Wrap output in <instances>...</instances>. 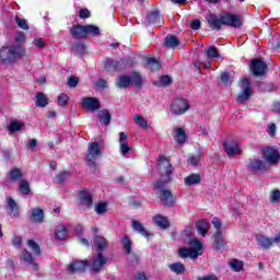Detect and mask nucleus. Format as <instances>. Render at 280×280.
I'll return each instance as SVG.
<instances>
[{
    "instance_id": "63",
    "label": "nucleus",
    "mask_w": 280,
    "mask_h": 280,
    "mask_svg": "<svg viewBox=\"0 0 280 280\" xmlns=\"http://www.w3.org/2000/svg\"><path fill=\"white\" fill-rule=\"evenodd\" d=\"M23 243V240L21 238V236H15L12 241L13 246H15V248H21V244Z\"/></svg>"
},
{
    "instance_id": "5",
    "label": "nucleus",
    "mask_w": 280,
    "mask_h": 280,
    "mask_svg": "<svg viewBox=\"0 0 280 280\" xmlns=\"http://www.w3.org/2000/svg\"><path fill=\"white\" fill-rule=\"evenodd\" d=\"M97 156H102V149L100 148L98 142H92L90 143L88 148V154H86V162L89 167H92L93 170L97 168Z\"/></svg>"
},
{
    "instance_id": "11",
    "label": "nucleus",
    "mask_w": 280,
    "mask_h": 280,
    "mask_svg": "<svg viewBox=\"0 0 280 280\" xmlns=\"http://www.w3.org/2000/svg\"><path fill=\"white\" fill-rule=\"evenodd\" d=\"M105 70H107L108 72H113V71H121L124 69H126V62L124 60H115V59H106L105 63H104Z\"/></svg>"
},
{
    "instance_id": "3",
    "label": "nucleus",
    "mask_w": 280,
    "mask_h": 280,
    "mask_svg": "<svg viewBox=\"0 0 280 280\" xmlns=\"http://www.w3.org/2000/svg\"><path fill=\"white\" fill-rule=\"evenodd\" d=\"M25 56V48L20 45L2 46L0 48V60L3 65L16 62V58Z\"/></svg>"
},
{
    "instance_id": "29",
    "label": "nucleus",
    "mask_w": 280,
    "mask_h": 280,
    "mask_svg": "<svg viewBox=\"0 0 280 280\" xmlns=\"http://www.w3.org/2000/svg\"><path fill=\"white\" fill-rule=\"evenodd\" d=\"M94 246L96 248V254L102 253L106 246H108V241H106L103 236H95L94 237Z\"/></svg>"
},
{
    "instance_id": "25",
    "label": "nucleus",
    "mask_w": 280,
    "mask_h": 280,
    "mask_svg": "<svg viewBox=\"0 0 280 280\" xmlns=\"http://www.w3.org/2000/svg\"><path fill=\"white\" fill-rule=\"evenodd\" d=\"M153 222L160 229H170V220L163 214H155L153 217Z\"/></svg>"
},
{
    "instance_id": "13",
    "label": "nucleus",
    "mask_w": 280,
    "mask_h": 280,
    "mask_svg": "<svg viewBox=\"0 0 280 280\" xmlns=\"http://www.w3.org/2000/svg\"><path fill=\"white\" fill-rule=\"evenodd\" d=\"M82 106L84 110H90L91 113H95V110H100V100L96 97H83Z\"/></svg>"
},
{
    "instance_id": "48",
    "label": "nucleus",
    "mask_w": 280,
    "mask_h": 280,
    "mask_svg": "<svg viewBox=\"0 0 280 280\" xmlns=\"http://www.w3.org/2000/svg\"><path fill=\"white\" fill-rule=\"evenodd\" d=\"M71 176V173L69 171H65L63 173H60L57 175V183L58 185H63L66 180Z\"/></svg>"
},
{
    "instance_id": "59",
    "label": "nucleus",
    "mask_w": 280,
    "mask_h": 280,
    "mask_svg": "<svg viewBox=\"0 0 280 280\" xmlns=\"http://www.w3.org/2000/svg\"><path fill=\"white\" fill-rule=\"evenodd\" d=\"M95 86H97V89H108V82L105 79H98L95 82Z\"/></svg>"
},
{
    "instance_id": "64",
    "label": "nucleus",
    "mask_w": 280,
    "mask_h": 280,
    "mask_svg": "<svg viewBox=\"0 0 280 280\" xmlns=\"http://www.w3.org/2000/svg\"><path fill=\"white\" fill-rule=\"evenodd\" d=\"M188 163H190V165L196 167V165H198V163H200V156H191V158H189Z\"/></svg>"
},
{
    "instance_id": "26",
    "label": "nucleus",
    "mask_w": 280,
    "mask_h": 280,
    "mask_svg": "<svg viewBox=\"0 0 280 280\" xmlns=\"http://www.w3.org/2000/svg\"><path fill=\"white\" fill-rule=\"evenodd\" d=\"M132 84V78L128 75H120L116 79V86L118 89H128Z\"/></svg>"
},
{
    "instance_id": "44",
    "label": "nucleus",
    "mask_w": 280,
    "mask_h": 280,
    "mask_svg": "<svg viewBox=\"0 0 280 280\" xmlns=\"http://www.w3.org/2000/svg\"><path fill=\"white\" fill-rule=\"evenodd\" d=\"M10 180H19V178H23V173L20 168H13L9 172Z\"/></svg>"
},
{
    "instance_id": "54",
    "label": "nucleus",
    "mask_w": 280,
    "mask_h": 280,
    "mask_svg": "<svg viewBox=\"0 0 280 280\" xmlns=\"http://www.w3.org/2000/svg\"><path fill=\"white\" fill-rule=\"evenodd\" d=\"M119 145H120V150H119L120 154L122 156H126L128 152H130V147L128 145V142H121L119 143Z\"/></svg>"
},
{
    "instance_id": "6",
    "label": "nucleus",
    "mask_w": 280,
    "mask_h": 280,
    "mask_svg": "<svg viewBox=\"0 0 280 280\" xmlns=\"http://www.w3.org/2000/svg\"><path fill=\"white\" fill-rule=\"evenodd\" d=\"M106 264H108V257L98 252V254L94 255L92 259L89 260L88 268H90L91 272H102Z\"/></svg>"
},
{
    "instance_id": "24",
    "label": "nucleus",
    "mask_w": 280,
    "mask_h": 280,
    "mask_svg": "<svg viewBox=\"0 0 280 280\" xmlns=\"http://www.w3.org/2000/svg\"><path fill=\"white\" fill-rule=\"evenodd\" d=\"M22 259L26 266H32L35 272L38 271V264L34 262V256H32V253L27 252V249L22 252Z\"/></svg>"
},
{
    "instance_id": "7",
    "label": "nucleus",
    "mask_w": 280,
    "mask_h": 280,
    "mask_svg": "<svg viewBox=\"0 0 280 280\" xmlns=\"http://www.w3.org/2000/svg\"><path fill=\"white\" fill-rule=\"evenodd\" d=\"M189 110V102L185 98H175L171 103V113L173 115H185V112Z\"/></svg>"
},
{
    "instance_id": "34",
    "label": "nucleus",
    "mask_w": 280,
    "mask_h": 280,
    "mask_svg": "<svg viewBox=\"0 0 280 280\" xmlns=\"http://www.w3.org/2000/svg\"><path fill=\"white\" fill-rule=\"evenodd\" d=\"M165 47H170L171 49H175V47H178L179 42L178 38L174 35H167L165 37L164 42Z\"/></svg>"
},
{
    "instance_id": "18",
    "label": "nucleus",
    "mask_w": 280,
    "mask_h": 280,
    "mask_svg": "<svg viewBox=\"0 0 280 280\" xmlns=\"http://www.w3.org/2000/svg\"><path fill=\"white\" fill-rule=\"evenodd\" d=\"M173 138L178 145H183V143L187 142V132L182 127L175 128L173 130Z\"/></svg>"
},
{
    "instance_id": "10",
    "label": "nucleus",
    "mask_w": 280,
    "mask_h": 280,
    "mask_svg": "<svg viewBox=\"0 0 280 280\" xmlns=\"http://www.w3.org/2000/svg\"><path fill=\"white\" fill-rule=\"evenodd\" d=\"M223 148L228 156H237V154H242V150L240 149V143L236 140L229 139L223 143Z\"/></svg>"
},
{
    "instance_id": "21",
    "label": "nucleus",
    "mask_w": 280,
    "mask_h": 280,
    "mask_svg": "<svg viewBox=\"0 0 280 280\" xmlns=\"http://www.w3.org/2000/svg\"><path fill=\"white\" fill-rule=\"evenodd\" d=\"M256 244L262 248L264 250H268L272 244L273 241L270 237L264 236V235H257L256 236Z\"/></svg>"
},
{
    "instance_id": "46",
    "label": "nucleus",
    "mask_w": 280,
    "mask_h": 280,
    "mask_svg": "<svg viewBox=\"0 0 280 280\" xmlns=\"http://www.w3.org/2000/svg\"><path fill=\"white\" fill-rule=\"evenodd\" d=\"M15 23L20 30H30V25H27V20L20 18L19 15L15 16Z\"/></svg>"
},
{
    "instance_id": "23",
    "label": "nucleus",
    "mask_w": 280,
    "mask_h": 280,
    "mask_svg": "<svg viewBox=\"0 0 280 280\" xmlns=\"http://www.w3.org/2000/svg\"><path fill=\"white\" fill-rule=\"evenodd\" d=\"M195 229L199 235H202V237H206L207 233H209V222L205 219H201L196 222Z\"/></svg>"
},
{
    "instance_id": "40",
    "label": "nucleus",
    "mask_w": 280,
    "mask_h": 280,
    "mask_svg": "<svg viewBox=\"0 0 280 280\" xmlns=\"http://www.w3.org/2000/svg\"><path fill=\"white\" fill-rule=\"evenodd\" d=\"M20 191L21 194H24V196H30L32 189H30V182H27V179H22L20 182Z\"/></svg>"
},
{
    "instance_id": "43",
    "label": "nucleus",
    "mask_w": 280,
    "mask_h": 280,
    "mask_svg": "<svg viewBox=\"0 0 280 280\" xmlns=\"http://www.w3.org/2000/svg\"><path fill=\"white\" fill-rule=\"evenodd\" d=\"M147 63L149 65L151 71H159V69H161V62L154 58H148Z\"/></svg>"
},
{
    "instance_id": "53",
    "label": "nucleus",
    "mask_w": 280,
    "mask_h": 280,
    "mask_svg": "<svg viewBox=\"0 0 280 280\" xmlns=\"http://www.w3.org/2000/svg\"><path fill=\"white\" fill-rule=\"evenodd\" d=\"M57 103L59 106H67V104H69V96L65 93L60 94L57 97Z\"/></svg>"
},
{
    "instance_id": "52",
    "label": "nucleus",
    "mask_w": 280,
    "mask_h": 280,
    "mask_svg": "<svg viewBox=\"0 0 280 280\" xmlns=\"http://www.w3.org/2000/svg\"><path fill=\"white\" fill-rule=\"evenodd\" d=\"M26 40V36L25 33L23 32H18L15 37H14V42L16 43V45H19L21 47V45H23V43H25Z\"/></svg>"
},
{
    "instance_id": "50",
    "label": "nucleus",
    "mask_w": 280,
    "mask_h": 280,
    "mask_svg": "<svg viewBox=\"0 0 280 280\" xmlns=\"http://www.w3.org/2000/svg\"><path fill=\"white\" fill-rule=\"evenodd\" d=\"M73 49L80 56H82V55H84L86 52V46L84 45V43H77V44H74Z\"/></svg>"
},
{
    "instance_id": "2",
    "label": "nucleus",
    "mask_w": 280,
    "mask_h": 280,
    "mask_svg": "<svg viewBox=\"0 0 280 280\" xmlns=\"http://www.w3.org/2000/svg\"><path fill=\"white\" fill-rule=\"evenodd\" d=\"M207 22L209 23L212 30H222V25H226L228 27H242V18L238 14L234 13H225L218 18V15L213 13H209L207 16Z\"/></svg>"
},
{
    "instance_id": "16",
    "label": "nucleus",
    "mask_w": 280,
    "mask_h": 280,
    "mask_svg": "<svg viewBox=\"0 0 280 280\" xmlns=\"http://www.w3.org/2000/svg\"><path fill=\"white\" fill-rule=\"evenodd\" d=\"M7 211L11 218H19L21 215L19 203L12 197H7Z\"/></svg>"
},
{
    "instance_id": "38",
    "label": "nucleus",
    "mask_w": 280,
    "mask_h": 280,
    "mask_svg": "<svg viewBox=\"0 0 280 280\" xmlns=\"http://www.w3.org/2000/svg\"><path fill=\"white\" fill-rule=\"evenodd\" d=\"M27 246L31 248L33 255H40V245H38V243H36L34 240H28Z\"/></svg>"
},
{
    "instance_id": "36",
    "label": "nucleus",
    "mask_w": 280,
    "mask_h": 280,
    "mask_svg": "<svg viewBox=\"0 0 280 280\" xmlns=\"http://www.w3.org/2000/svg\"><path fill=\"white\" fill-rule=\"evenodd\" d=\"M230 268L234 271V272H241V270L244 269V262L242 260H238L236 258H233L230 261Z\"/></svg>"
},
{
    "instance_id": "9",
    "label": "nucleus",
    "mask_w": 280,
    "mask_h": 280,
    "mask_svg": "<svg viewBox=\"0 0 280 280\" xmlns=\"http://www.w3.org/2000/svg\"><path fill=\"white\" fill-rule=\"evenodd\" d=\"M241 89H242V92L238 94V97H237V102H240V104H242L243 102H247L250 95H253V90L250 89V80L246 78L242 79Z\"/></svg>"
},
{
    "instance_id": "51",
    "label": "nucleus",
    "mask_w": 280,
    "mask_h": 280,
    "mask_svg": "<svg viewBox=\"0 0 280 280\" xmlns=\"http://www.w3.org/2000/svg\"><path fill=\"white\" fill-rule=\"evenodd\" d=\"M33 45L36 47V49H45V47H47V42L40 37H37L33 40Z\"/></svg>"
},
{
    "instance_id": "62",
    "label": "nucleus",
    "mask_w": 280,
    "mask_h": 280,
    "mask_svg": "<svg viewBox=\"0 0 280 280\" xmlns=\"http://www.w3.org/2000/svg\"><path fill=\"white\" fill-rule=\"evenodd\" d=\"M212 224H213V228H214L217 231H221V229H222V222L220 221L219 218H213V219H212Z\"/></svg>"
},
{
    "instance_id": "32",
    "label": "nucleus",
    "mask_w": 280,
    "mask_h": 280,
    "mask_svg": "<svg viewBox=\"0 0 280 280\" xmlns=\"http://www.w3.org/2000/svg\"><path fill=\"white\" fill-rule=\"evenodd\" d=\"M168 268H170L171 272H174L175 275H184V272L186 270L185 265L179 261L168 265Z\"/></svg>"
},
{
    "instance_id": "15",
    "label": "nucleus",
    "mask_w": 280,
    "mask_h": 280,
    "mask_svg": "<svg viewBox=\"0 0 280 280\" xmlns=\"http://www.w3.org/2000/svg\"><path fill=\"white\" fill-rule=\"evenodd\" d=\"M147 21L149 25H155V27H162L164 25L163 16H161V13L159 11H150L147 14Z\"/></svg>"
},
{
    "instance_id": "49",
    "label": "nucleus",
    "mask_w": 280,
    "mask_h": 280,
    "mask_svg": "<svg viewBox=\"0 0 280 280\" xmlns=\"http://www.w3.org/2000/svg\"><path fill=\"white\" fill-rule=\"evenodd\" d=\"M135 121L138 126H140V128H148V120H145V118H143V116L137 114L135 116Z\"/></svg>"
},
{
    "instance_id": "45",
    "label": "nucleus",
    "mask_w": 280,
    "mask_h": 280,
    "mask_svg": "<svg viewBox=\"0 0 280 280\" xmlns=\"http://www.w3.org/2000/svg\"><path fill=\"white\" fill-rule=\"evenodd\" d=\"M25 128V125L20 121H12L9 126L10 132H19V130H23Z\"/></svg>"
},
{
    "instance_id": "60",
    "label": "nucleus",
    "mask_w": 280,
    "mask_h": 280,
    "mask_svg": "<svg viewBox=\"0 0 280 280\" xmlns=\"http://www.w3.org/2000/svg\"><path fill=\"white\" fill-rule=\"evenodd\" d=\"M80 19H91V11L89 9H81L79 12Z\"/></svg>"
},
{
    "instance_id": "20",
    "label": "nucleus",
    "mask_w": 280,
    "mask_h": 280,
    "mask_svg": "<svg viewBox=\"0 0 280 280\" xmlns=\"http://www.w3.org/2000/svg\"><path fill=\"white\" fill-rule=\"evenodd\" d=\"M31 220L37 224L45 222V212L40 208H32Z\"/></svg>"
},
{
    "instance_id": "1",
    "label": "nucleus",
    "mask_w": 280,
    "mask_h": 280,
    "mask_svg": "<svg viewBox=\"0 0 280 280\" xmlns=\"http://www.w3.org/2000/svg\"><path fill=\"white\" fill-rule=\"evenodd\" d=\"M158 166L161 178L154 184L155 189L160 190V200L164 205V207H172L176 199L174 195L168 189H163L165 185L172 183V174H174V167H172V163L165 156H161L158 160Z\"/></svg>"
},
{
    "instance_id": "14",
    "label": "nucleus",
    "mask_w": 280,
    "mask_h": 280,
    "mask_svg": "<svg viewBox=\"0 0 280 280\" xmlns=\"http://www.w3.org/2000/svg\"><path fill=\"white\" fill-rule=\"evenodd\" d=\"M86 268H89V260H77L69 265L68 271L70 275H77V272H84Z\"/></svg>"
},
{
    "instance_id": "56",
    "label": "nucleus",
    "mask_w": 280,
    "mask_h": 280,
    "mask_svg": "<svg viewBox=\"0 0 280 280\" xmlns=\"http://www.w3.org/2000/svg\"><path fill=\"white\" fill-rule=\"evenodd\" d=\"M106 203L104 202H101L95 207V213H97V215H102L103 213H106Z\"/></svg>"
},
{
    "instance_id": "8",
    "label": "nucleus",
    "mask_w": 280,
    "mask_h": 280,
    "mask_svg": "<svg viewBox=\"0 0 280 280\" xmlns=\"http://www.w3.org/2000/svg\"><path fill=\"white\" fill-rule=\"evenodd\" d=\"M262 159L269 163V165H277L280 160L279 151L272 147H266L262 149Z\"/></svg>"
},
{
    "instance_id": "33",
    "label": "nucleus",
    "mask_w": 280,
    "mask_h": 280,
    "mask_svg": "<svg viewBox=\"0 0 280 280\" xmlns=\"http://www.w3.org/2000/svg\"><path fill=\"white\" fill-rule=\"evenodd\" d=\"M132 229L137 231V233H140V235H143V237H150V235H152L145 231V228H143V224L139 221H132Z\"/></svg>"
},
{
    "instance_id": "28",
    "label": "nucleus",
    "mask_w": 280,
    "mask_h": 280,
    "mask_svg": "<svg viewBox=\"0 0 280 280\" xmlns=\"http://www.w3.org/2000/svg\"><path fill=\"white\" fill-rule=\"evenodd\" d=\"M49 104V98H47V95L43 92H37L35 95V105L38 108H45Z\"/></svg>"
},
{
    "instance_id": "41",
    "label": "nucleus",
    "mask_w": 280,
    "mask_h": 280,
    "mask_svg": "<svg viewBox=\"0 0 280 280\" xmlns=\"http://www.w3.org/2000/svg\"><path fill=\"white\" fill-rule=\"evenodd\" d=\"M130 78L135 86H137V89H141L143 84V79H141V74H139V72H133Z\"/></svg>"
},
{
    "instance_id": "39",
    "label": "nucleus",
    "mask_w": 280,
    "mask_h": 280,
    "mask_svg": "<svg viewBox=\"0 0 280 280\" xmlns=\"http://www.w3.org/2000/svg\"><path fill=\"white\" fill-rule=\"evenodd\" d=\"M172 84V77L162 75L159 81L154 82L155 86H170Z\"/></svg>"
},
{
    "instance_id": "58",
    "label": "nucleus",
    "mask_w": 280,
    "mask_h": 280,
    "mask_svg": "<svg viewBox=\"0 0 280 280\" xmlns=\"http://www.w3.org/2000/svg\"><path fill=\"white\" fill-rule=\"evenodd\" d=\"M79 82H80V79H78L77 77H70L68 79V86H70V89H75Z\"/></svg>"
},
{
    "instance_id": "19",
    "label": "nucleus",
    "mask_w": 280,
    "mask_h": 280,
    "mask_svg": "<svg viewBox=\"0 0 280 280\" xmlns=\"http://www.w3.org/2000/svg\"><path fill=\"white\" fill-rule=\"evenodd\" d=\"M247 168L250 170V172L254 174H257V172H264V170H266V163L259 159H252Z\"/></svg>"
},
{
    "instance_id": "57",
    "label": "nucleus",
    "mask_w": 280,
    "mask_h": 280,
    "mask_svg": "<svg viewBox=\"0 0 280 280\" xmlns=\"http://www.w3.org/2000/svg\"><path fill=\"white\" fill-rule=\"evenodd\" d=\"M221 82L223 84L230 85L233 83V79H231V75H229V73L224 72L221 74Z\"/></svg>"
},
{
    "instance_id": "17",
    "label": "nucleus",
    "mask_w": 280,
    "mask_h": 280,
    "mask_svg": "<svg viewBox=\"0 0 280 280\" xmlns=\"http://www.w3.org/2000/svg\"><path fill=\"white\" fill-rule=\"evenodd\" d=\"M70 34L72 38H75L77 40H82V38L85 37V25L82 24H74L70 27Z\"/></svg>"
},
{
    "instance_id": "55",
    "label": "nucleus",
    "mask_w": 280,
    "mask_h": 280,
    "mask_svg": "<svg viewBox=\"0 0 280 280\" xmlns=\"http://www.w3.org/2000/svg\"><path fill=\"white\" fill-rule=\"evenodd\" d=\"M208 58H220V54H218V48L210 47L207 50Z\"/></svg>"
},
{
    "instance_id": "47",
    "label": "nucleus",
    "mask_w": 280,
    "mask_h": 280,
    "mask_svg": "<svg viewBox=\"0 0 280 280\" xmlns=\"http://www.w3.org/2000/svg\"><path fill=\"white\" fill-rule=\"evenodd\" d=\"M269 200L272 205L280 202V190L273 189L269 195Z\"/></svg>"
},
{
    "instance_id": "27",
    "label": "nucleus",
    "mask_w": 280,
    "mask_h": 280,
    "mask_svg": "<svg viewBox=\"0 0 280 280\" xmlns=\"http://www.w3.org/2000/svg\"><path fill=\"white\" fill-rule=\"evenodd\" d=\"M213 243L217 250H222L224 246H226V243L224 242V238L222 237V231H217L213 234Z\"/></svg>"
},
{
    "instance_id": "12",
    "label": "nucleus",
    "mask_w": 280,
    "mask_h": 280,
    "mask_svg": "<svg viewBox=\"0 0 280 280\" xmlns=\"http://www.w3.org/2000/svg\"><path fill=\"white\" fill-rule=\"evenodd\" d=\"M266 69H268V65L264 62L261 59L252 60L250 71L254 75H264L266 73Z\"/></svg>"
},
{
    "instance_id": "35",
    "label": "nucleus",
    "mask_w": 280,
    "mask_h": 280,
    "mask_svg": "<svg viewBox=\"0 0 280 280\" xmlns=\"http://www.w3.org/2000/svg\"><path fill=\"white\" fill-rule=\"evenodd\" d=\"M101 31L97 26L93 24L85 25V38L86 36H100Z\"/></svg>"
},
{
    "instance_id": "31",
    "label": "nucleus",
    "mask_w": 280,
    "mask_h": 280,
    "mask_svg": "<svg viewBox=\"0 0 280 280\" xmlns=\"http://www.w3.org/2000/svg\"><path fill=\"white\" fill-rule=\"evenodd\" d=\"M201 180L199 174H191L185 178L184 183L187 187H191L192 185H200Z\"/></svg>"
},
{
    "instance_id": "22",
    "label": "nucleus",
    "mask_w": 280,
    "mask_h": 280,
    "mask_svg": "<svg viewBox=\"0 0 280 280\" xmlns=\"http://www.w3.org/2000/svg\"><path fill=\"white\" fill-rule=\"evenodd\" d=\"M79 200L83 207H93V196H91V192L86 190H81L79 192Z\"/></svg>"
},
{
    "instance_id": "61",
    "label": "nucleus",
    "mask_w": 280,
    "mask_h": 280,
    "mask_svg": "<svg viewBox=\"0 0 280 280\" xmlns=\"http://www.w3.org/2000/svg\"><path fill=\"white\" fill-rule=\"evenodd\" d=\"M268 135L269 137H275V135H277V125L275 124L268 125Z\"/></svg>"
},
{
    "instance_id": "42",
    "label": "nucleus",
    "mask_w": 280,
    "mask_h": 280,
    "mask_svg": "<svg viewBox=\"0 0 280 280\" xmlns=\"http://www.w3.org/2000/svg\"><path fill=\"white\" fill-rule=\"evenodd\" d=\"M121 244L126 253L130 255V253L132 252V242L130 241V238L125 235L121 240Z\"/></svg>"
},
{
    "instance_id": "37",
    "label": "nucleus",
    "mask_w": 280,
    "mask_h": 280,
    "mask_svg": "<svg viewBox=\"0 0 280 280\" xmlns=\"http://www.w3.org/2000/svg\"><path fill=\"white\" fill-rule=\"evenodd\" d=\"M55 236L57 240H67V226L58 225L55 230Z\"/></svg>"
},
{
    "instance_id": "30",
    "label": "nucleus",
    "mask_w": 280,
    "mask_h": 280,
    "mask_svg": "<svg viewBox=\"0 0 280 280\" xmlns=\"http://www.w3.org/2000/svg\"><path fill=\"white\" fill-rule=\"evenodd\" d=\"M110 119H113V116H110L108 109H102L98 113V121L102 126H108V124H110Z\"/></svg>"
},
{
    "instance_id": "4",
    "label": "nucleus",
    "mask_w": 280,
    "mask_h": 280,
    "mask_svg": "<svg viewBox=\"0 0 280 280\" xmlns=\"http://www.w3.org/2000/svg\"><path fill=\"white\" fill-rule=\"evenodd\" d=\"M189 246H191V248H179L178 256L182 259H187V257L190 259H198V255H200L199 250H202V243H200L199 240L192 238L189 241Z\"/></svg>"
}]
</instances>
